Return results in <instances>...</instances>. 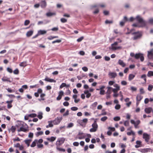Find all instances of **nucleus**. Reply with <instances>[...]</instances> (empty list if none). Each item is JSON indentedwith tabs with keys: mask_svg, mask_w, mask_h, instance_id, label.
<instances>
[{
	"mask_svg": "<svg viewBox=\"0 0 153 153\" xmlns=\"http://www.w3.org/2000/svg\"><path fill=\"white\" fill-rule=\"evenodd\" d=\"M16 126L17 128V131L18 132L20 131L26 132L29 130L28 125L22 121H19L16 125Z\"/></svg>",
	"mask_w": 153,
	"mask_h": 153,
	"instance_id": "obj_1",
	"label": "nucleus"
},
{
	"mask_svg": "<svg viewBox=\"0 0 153 153\" xmlns=\"http://www.w3.org/2000/svg\"><path fill=\"white\" fill-rule=\"evenodd\" d=\"M135 19L139 23L141 24V27H145L146 25V22L143 20V19L139 16H137L135 18Z\"/></svg>",
	"mask_w": 153,
	"mask_h": 153,
	"instance_id": "obj_2",
	"label": "nucleus"
},
{
	"mask_svg": "<svg viewBox=\"0 0 153 153\" xmlns=\"http://www.w3.org/2000/svg\"><path fill=\"white\" fill-rule=\"evenodd\" d=\"M132 34L134 35V36L133 38L134 40H136L140 38L142 36V33L139 31L134 32L132 33Z\"/></svg>",
	"mask_w": 153,
	"mask_h": 153,
	"instance_id": "obj_3",
	"label": "nucleus"
},
{
	"mask_svg": "<svg viewBox=\"0 0 153 153\" xmlns=\"http://www.w3.org/2000/svg\"><path fill=\"white\" fill-rule=\"evenodd\" d=\"M92 128L90 129V132H95L96 131L98 128V125L96 121H95L94 122V123L92 125Z\"/></svg>",
	"mask_w": 153,
	"mask_h": 153,
	"instance_id": "obj_4",
	"label": "nucleus"
},
{
	"mask_svg": "<svg viewBox=\"0 0 153 153\" xmlns=\"http://www.w3.org/2000/svg\"><path fill=\"white\" fill-rule=\"evenodd\" d=\"M65 139L63 138H59L58 139L56 143L57 146H60L64 142Z\"/></svg>",
	"mask_w": 153,
	"mask_h": 153,
	"instance_id": "obj_5",
	"label": "nucleus"
},
{
	"mask_svg": "<svg viewBox=\"0 0 153 153\" xmlns=\"http://www.w3.org/2000/svg\"><path fill=\"white\" fill-rule=\"evenodd\" d=\"M135 58L136 59H138L140 58L141 62L143 61L144 60V57L143 54L140 53L136 54L135 56Z\"/></svg>",
	"mask_w": 153,
	"mask_h": 153,
	"instance_id": "obj_6",
	"label": "nucleus"
},
{
	"mask_svg": "<svg viewBox=\"0 0 153 153\" xmlns=\"http://www.w3.org/2000/svg\"><path fill=\"white\" fill-rule=\"evenodd\" d=\"M131 124L134 125L135 128H139L138 126L140 123V120H137L136 122L133 120H131Z\"/></svg>",
	"mask_w": 153,
	"mask_h": 153,
	"instance_id": "obj_7",
	"label": "nucleus"
},
{
	"mask_svg": "<svg viewBox=\"0 0 153 153\" xmlns=\"http://www.w3.org/2000/svg\"><path fill=\"white\" fill-rule=\"evenodd\" d=\"M62 120V118L60 117H57L54 120L52 121L53 123L55 125H57L59 124Z\"/></svg>",
	"mask_w": 153,
	"mask_h": 153,
	"instance_id": "obj_8",
	"label": "nucleus"
},
{
	"mask_svg": "<svg viewBox=\"0 0 153 153\" xmlns=\"http://www.w3.org/2000/svg\"><path fill=\"white\" fill-rule=\"evenodd\" d=\"M143 139H145L146 142H148L150 140V136L149 135L146 133H144L143 134Z\"/></svg>",
	"mask_w": 153,
	"mask_h": 153,
	"instance_id": "obj_9",
	"label": "nucleus"
},
{
	"mask_svg": "<svg viewBox=\"0 0 153 153\" xmlns=\"http://www.w3.org/2000/svg\"><path fill=\"white\" fill-rule=\"evenodd\" d=\"M148 57L149 59L153 58V49H152L149 51H148Z\"/></svg>",
	"mask_w": 153,
	"mask_h": 153,
	"instance_id": "obj_10",
	"label": "nucleus"
},
{
	"mask_svg": "<svg viewBox=\"0 0 153 153\" xmlns=\"http://www.w3.org/2000/svg\"><path fill=\"white\" fill-rule=\"evenodd\" d=\"M118 44V42H115L113 44H112L111 47L112 49L113 50H116L120 48V47H116L115 46V45H117Z\"/></svg>",
	"mask_w": 153,
	"mask_h": 153,
	"instance_id": "obj_11",
	"label": "nucleus"
},
{
	"mask_svg": "<svg viewBox=\"0 0 153 153\" xmlns=\"http://www.w3.org/2000/svg\"><path fill=\"white\" fill-rule=\"evenodd\" d=\"M13 101V100H11L10 101H7L6 102V103L7 104V108H8L10 109L12 107L13 105L12 103Z\"/></svg>",
	"mask_w": 153,
	"mask_h": 153,
	"instance_id": "obj_12",
	"label": "nucleus"
},
{
	"mask_svg": "<svg viewBox=\"0 0 153 153\" xmlns=\"http://www.w3.org/2000/svg\"><path fill=\"white\" fill-rule=\"evenodd\" d=\"M112 89V88L111 87H108V91L107 93L106 98L108 99L111 97L110 94H111L110 90Z\"/></svg>",
	"mask_w": 153,
	"mask_h": 153,
	"instance_id": "obj_13",
	"label": "nucleus"
},
{
	"mask_svg": "<svg viewBox=\"0 0 153 153\" xmlns=\"http://www.w3.org/2000/svg\"><path fill=\"white\" fill-rule=\"evenodd\" d=\"M85 135L83 133L79 132L78 134V138L81 140L84 138L85 137Z\"/></svg>",
	"mask_w": 153,
	"mask_h": 153,
	"instance_id": "obj_14",
	"label": "nucleus"
},
{
	"mask_svg": "<svg viewBox=\"0 0 153 153\" xmlns=\"http://www.w3.org/2000/svg\"><path fill=\"white\" fill-rule=\"evenodd\" d=\"M16 126H12L11 127L8 129L9 132H11L12 133H14L16 129Z\"/></svg>",
	"mask_w": 153,
	"mask_h": 153,
	"instance_id": "obj_15",
	"label": "nucleus"
},
{
	"mask_svg": "<svg viewBox=\"0 0 153 153\" xmlns=\"http://www.w3.org/2000/svg\"><path fill=\"white\" fill-rule=\"evenodd\" d=\"M108 75L111 77V78H114L116 77L117 76V74L115 72H109Z\"/></svg>",
	"mask_w": 153,
	"mask_h": 153,
	"instance_id": "obj_16",
	"label": "nucleus"
},
{
	"mask_svg": "<svg viewBox=\"0 0 153 153\" xmlns=\"http://www.w3.org/2000/svg\"><path fill=\"white\" fill-rule=\"evenodd\" d=\"M64 93L62 91H60L59 92V95L56 98L57 100H59L62 98V96L63 95Z\"/></svg>",
	"mask_w": 153,
	"mask_h": 153,
	"instance_id": "obj_17",
	"label": "nucleus"
},
{
	"mask_svg": "<svg viewBox=\"0 0 153 153\" xmlns=\"http://www.w3.org/2000/svg\"><path fill=\"white\" fill-rule=\"evenodd\" d=\"M32 140L31 139H27L25 140L24 142L27 145V147H29L30 146V142L32 141Z\"/></svg>",
	"mask_w": 153,
	"mask_h": 153,
	"instance_id": "obj_18",
	"label": "nucleus"
},
{
	"mask_svg": "<svg viewBox=\"0 0 153 153\" xmlns=\"http://www.w3.org/2000/svg\"><path fill=\"white\" fill-rule=\"evenodd\" d=\"M118 63L123 67H124L126 66V64L123 60L119 59L118 62Z\"/></svg>",
	"mask_w": 153,
	"mask_h": 153,
	"instance_id": "obj_19",
	"label": "nucleus"
},
{
	"mask_svg": "<svg viewBox=\"0 0 153 153\" xmlns=\"http://www.w3.org/2000/svg\"><path fill=\"white\" fill-rule=\"evenodd\" d=\"M137 145L135 146L136 148H138L141 146V142L140 141L137 140L136 142Z\"/></svg>",
	"mask_w": 153,
	"mask_h": 153,
	"instance_id": "obj_20",
	"label": "nucleus"
},
{
	"mask_svg": "<svg viewBox=\"0 0 153 153\" xmlns=\"http://www.w3.org/2000/svg\"><path fill=\"white\" fill-rule=\"evenodd\" d=\"M46 6V3L45 1H43L40 3V6L42 8H45Z\"/></svg>",
	"mask_w": 153,
	"mask_h": 153,
	"instance_id": "obj_21",
	"label": "nucleus"
},
{
	"mask_svg": "<svg viewBox=\"0 0 153 153\" xmlns=\"http://www.w3.org/2000/svg\"><path fill=\"white\" fill-rule=\"evenodd\" d=\"M84 93L85 94H86V97L87 98H89L91 95V94L89 92L88 90L85 91H84Z\"/></svg>",
	"mask_w": 153,
	"mask_h": 153,
	"instance_id": "obj_22",
	"label": "nucleus"
},
{
	"mask_svg": "<svg viewBox=\"0 0 153 153\" xmlns=\"http://www.w3.org/2000/svg\"><path fill=\"white\" fill-rule=\"evenodd\" d=\"M1 79L3 82L7 81L10 82H11V81L10 80V78L6 76L3 77Z\"/></svg>",
	"mask_w": 153,
	"mask_h": 153,
	"instance_id": "obj_23",
	"label": "nucleus"
},
{
	"mask_svg": "<svg viewBox=\"0 0 153 153\" xmlns=\"http://www.w3.org/2000/svg\"><path fill=\"white\" fill-rule=\"evenodd\" d=\"M38 140H35L30 145V147H34L36 146V143H37Z\"/></svg>",
	"mask_w": 153,
	"mask_h": 153,
	"instance_id": "obj_24",
	"label": "nucleus"
},
{
	"mask_svg": "<svg viewBox=\"0 0 153 153\" xmlns=\"http://www.w3.org/2000/svg\"><path fill=\"white\" fill-rule=\"evenodd\" d=\"M152 109L151 108H146L145 109V112L147 114H149L151 113Z\"/></svg>",
	"mask_w": 153,
	"mask_h": 153,
	"instance_id": "obj_25",
	"label": "nucleus"
},
{
	"mask_svg": "<svg viewBox=\"0 0 153 153\" xmlns=\"http://www.w3.org/2000/svg\"><path fill=\"white\" fill-rule=\"evenodd\" d=\"M33 31L32 30L29 31L27 32L26 35L27 37H30L33 34Z\"/></svg>",
	"mask_w": 153,
	"mask_h": 153,
	"instance_id": "obj_26",
	"label": "nucleus"
},
{
	"mask_svg": "<svg viewBox=\"0 0 153 153\" xmlns=\"http://www.w3.org/2000/svg\"><path fill=\"white\" fill-rule=\"evenodd\" d=\"M143 96L140 95L138 94L136 97V100L137 101H140L143 98Z\"/></svg>",
	"mask_w": 153,
	"mask_h": 153,
	"instance_id": "obj_27",
	"label": "nucleus"
},
{
	"mask_svg": "<svg viewBox=\"0 0 153 153\" xmlns=\"http://www.w3.org/2000/svg\"><path fill=\"white\" fill-rule=\"evenodd\" d=\"M47 139L50 142H53L56 140V137H51L50 138H48Z\"/></svg>",
	"mask_w": 153,
	"mask_h": 153,
	"instance_id": "obj_28",
	"label": "nucleus"
},
{
	"mask_svg": "<svg viewBox=\"0 0 153 153\" xmlns=\"http://www.w3.org/2000/svg\"><path fill=\"white\" fill-rule=\"evenodd\" d=\"M151 149L149 148L144 149L142 150L141 152L143 153H146L148 152H149Z\"/></svg>",
	"mask_w": 153,
	"mask_h": 153,
	"instance_id": "obj_29",
	"label": "nucleus"
},
{
	"mask_svg": "<svg viewBox=\"0 0 153 153\" xmlns=\"http://www.w3.org/2000/svg\"><path fill=\"white\" fill-rule=\"evenodd\" d=\"M45 80L47 82H55V81L53 79H50L48 77H46L45 78Z\"/></svg>",
	"mask_w": 153,
	"mask_h": 153,
	"instance_id": "obj_30",
	"label": "nucleus"
},
{
	"mask_svg": "<svg viewBox=\"0 0 153 153\" xmlns=\"http://www.w3.org/2000/svg\"><path fill=\"white\" fill-rule=\"evenodd\" d=\"M135 76L133 74H130L128 77V79L129 81L132 80Z\"/></svg>",
	"mask_w": 153,
	"mask_h": 153,
	"instance_id": "obj_31",
	"label": "nucleus"
},
{
	"mask_svg": "<svg viewBox=\"0 0 153 153\" xmlns=\"http://www.w3.org/2000/svg\"><path fill=\"white\" fill-rule=\"evenodd\" d=\"M147 76L149 77L153 76V71H149L148 72Z\"/></svg>",
	"mask_w": 153,
	"mask_h": 153,
	"instance_id": "obj_32",
	"label": "nucleus"
},
{
	"mask_svg": "<svg viewBox=\"0 0 153 153\" xmlns=\"http://www.w3.org/2000/svg\"><path fill=\"white\" fill-rule=\"evenodd\" d=\"M27 65L26 62H24L20 63L19 64V66L21 67H25Z\"/></svg>",
	"mask_w": 153,
	"mask_h": 153,
	"instance_id": "obj_33",
	"label": "nucleus"
},
{
	"mask_svg": "<svg viewBox=\"0 0 153 153\" xmlns=\"http://www.w3.org/2000/svg\"><path fill=\"white\" fill-rule=\"evenodd\" d=\"M153 88V85L151 84L149 85L148 88V90L149 91H151Z\"/></svg>",
	"mask_w": 153,
	"mask_h": 153,
	"instance_id": "obj_34",
	"label": "nucleus"
},
{
	"mask_svg": "<svg viewBox=\"0 0 153 153\" xmlns=\"http://www.w3.org/2000/svg\"><path fill=\"white\" fill-rule=\"evenodd\" d=\"M56 13H54L48 12L46 13V15L48 16H51L55 15Z\"/></svg>",
	"mask_w": 153,
	"mask_h": 153,
	"instance_id": "obj_35",
	"label": "nucleus"
},
{
	"mask_svg": "<svg viewBox=\"0 0 153 153\" xmlns=\"http://www.w3.org/2000/svg\"><path fill=\"white\" fill-rule=\"evenodd\" d=\"M87 122H88V119L85 118V119H84L82 120H81L79 121V123H82V122H83V123H86Z\"/></svg>",
	"mask_w": 153,
	"mask_h": 153,
	"instance_id": "obj_36",
	"label": "nucleus"
},
{
	"mask_svg": "<svg viewBox=\"0 0 153 153\" xmlns=\"http://www.w3.org/2000/svg\"><path fill=\"white\" fill-rule=\"evenodd\" d=\"M45 96V94H42L40 95V97L41 99L40 100L39 99V100H45V99L44 98V97Z\"/></svg>",
	"mask_w": 153,
	"mask_h": 153,
	"instance_id": "obj_37",
	"label": "nucleus"
},
{
	"mask_svg": "<svg viewBox=\"0 0 153 153\" xmlns=\"http://www.w3.org/2000/svg\"><path fill=\"white\" fill-rule=\"evenodd\" d=\"M58 38V36H50L49 37H48L47 39L50 40H52L54 38Z\"/></svg>",
	"mask_w": 153,
	"mask_h": 153,
	"instance_id": "obj_38",
	"label": "nucleus"
},
{
	"mask_svg": "<svg viewBox=\"0 0 153 153\" xmlns=\"http://www.w3.org/2000/svg\"><path fill=\"white\" fill-rule=\"evenodd\" d=\"M46 33V31L45 30H39V34H43Z\"/></svg>",
	"mask_w": 153,
	"mask_h": 153,
	"instance_id": "obj_39",
	"label": "nucleus"
},
{
	"mask_svg": "<svg viewBox=\"0 0 153 153\" xmlns=\"http://www.w3.org/2000/svg\"><path fill=\"white\" fill-rule=\"evenodd\" d=\"M127 134L128 135H131V134L133 135H134L135 133L132 131H131V132H127Z\"/></svg>",
	"mask_w": 153,
	"mask_h": 153,
	"instance_id": "obj_40",
	"label": "nucleus"
},
{
	"mask_svg": "<svg viewBox=\"0 0 153 153\" xmlns=\"http://www.w3.org/2000/svg\"><path fill=\"white\" fill-rule=\"evenodd\" d=\"M13 73L15 74H18L19 73V71L18 69L16 68L13 71Z\"/></svg>",
	"mask_w": 153,
	"mask_h": 153,
	"instance_id": "obj_41",
	"label": "nucleus"
},
{
	"mask_svg": "<svg viewBox=\"0 0 153 153\" xmlns=\"http://www.w3.org/2000/svg\"><path fill=\"white\" fill-rule=\"evenodd\" d=\"M48 122L49 123L48 126L50 127H51L53 126V125L52 124V123H53L52 121H48Z\"/></svg>",
	"mask_w": 153,
	"mask_h": 153,
	"instance_id": "obj_42",
	"label": "nucleus"
},
{
	"mask_svg": "<svg viewBox=\"0 0 153 153\" xmlns=\"http://www.w3.org/2000/svg\"><path fill=\"white\" fill-rule=\"evenodd\" d=\"M59 146H56V149L57 150L59 151L65 152V150L64 149H62L61 148H59Z\"/></svg>",
	"mask_w": 153,
	"mask_h": 153,
	"instance_id": "obj_43",
	"label": "nucleus"
},
{
	"mask_svg": "<svg viewBox=\"0 0 153 153\" xmlns=\"http://www.w3.org/2000/svg\"><path fill=\"white\" fill-rule=\"evenodd\" d=\"M30 23V21L28 20H26L24 22V25L25 26H27L29 25Z\"/></svg>",
	"mask_w": 153,
	"mask_h": 153,
	"instance_id": "obj_44",
	"label": "nucleus"
},
{
	"mask_svg": "<svg viewBox=\"0 0 153 153\" xmlns=\"http://www.w3.org/2000/svg\"><path fill=\"white\" fill-rule=\"evenodd\" d=\"M84 37L83 36H81L80 37L77 39V41L78 42H81L82 40H83L84 39Z\"/></svg>",
	"mask_w": 153,
	"mask_h": 153,
	"instance_id": "obj_45",
	"label": "nucleus"
},
{
	"mask_svg": "<svg viewBox=\"0 0 153 153\" xmlns=\"http://www.w3.org/2000/svg\"><path fill=\"white\" fill-rule=\"evenodd\" d=\"M30 117H34L36 116V114H28Z\"/></svg>",
	"mask_w": 153,
	"mask_h": 153,
	"instance_id": "obj_46",
	"label": "nucleus"
},
{
	"mask_svg": "<svg viewBox=\"0 0 153 153\" xmlns=\"http://www.w3.org/2000/svg\"><path fill=\"white\" fill-rule=\"evenodd\" d=\"M108 119L107 117L106 116L104 117L101 118V120L102 121L104 122Z\"/></svg>",
	"mask_w": 153,
	"mask_h": 153,
	"instance_id": "obj_47",
	"label": "nucleus"
},
{
	"mask_svg": "<svg viewBox=\"0 0 153 153\" xmlns=\"http://www.w3.org/2000/svg\"><path fill=\"white\" fill-rule=\"evenodd\" d=\"M6 89L9 93L14 92L15 91L14 90H12L10 88H6Z\"/></svg>",
	"mask_w": 153,
	"mask_h": 153,
	"instance_id": "obj_48",
	"label": "nucleus"
},
{
	"mask_svg": "<svg viewBox=\"0 0 153 153\" xmlns=\"http://www.w3.org/2000/svg\"><path fill=\"white\" fill-rule=\"evenodd\" d=\"M114 87L116 88H115L116 89H118V90H120V86L117 84H114Z\"/></svg>",
	"mask_w": 153,
	"mask_h": 153,
	"instance_id": "obj_49",
	"label": "nucleus"
},
{
	"mask_svg": "<svg viewBox=\"0 0 153 153\" xmlns=\"http://www.w3.org/2000/svg\"><path fill=\"white\" fill-rule=\"evenodd\" d=\"M120 119V118L119 117H116L114 118V120L115 121H119Z\"/></svg>",
	"mask_w": 153,
	"mask_h": 153,
	"instance_id": "obj_50",
	"label": "nucleus"
},
{
	"mask_svg": "<svg viewBox=\"0 0 153 153\" xmlns=\"http://www.w3.org/2000/svg\"><path fill=\"white\" fill-rule=\"evenodd\" d=\"M66 86V84L65 83H62L60 86V88H62L63 87H65Z\"/></svg>",
	"mask_w": 153,
	"mask_h": 153,
	"instance_id": "obj_51",
	"label": "nucleus"
},
{
	"mask_svg": "<svg viewBox=\"0 0 153 153\" xmlns=\"http://www.w3.org/2000/svg\"><path fill=\"white\" fill-rule=\"evenodd\" d=\"M146 75L145 74H143V75H142L141 76V78H143L144 79V81H145V82H146Z\"/></svg>",
	"mask_w": 153,
	"mask_h": 153,
	"instance_id": "obj_52",
	"label": "nucleus"
},
{
	"mask_svg": "<svg viewBox=\"0 0 153 153\" xmlns=\"http://www.w3.org/2000/svg\"><path fill=\"white\" fill-rule=\"evenodd\" d=\"M7 71L10 73H12L13 72V70L12 69L10 68H7Z\"/></svg>",
	"mask_w": 153,
	"mask_h": 153,
	"instance_id": "obj_53",
	"label": "nucleus"
},
{
	"mask_svg": "<svg viewBox=\"0 0 153 153\" xmlns=\"http://www.w3.org/2000/svg\"><path fill=\"white\" fill-rule=\"evenodd\" d=\"M61 41V40L58 39L52 42V44H54L55 43H60Z\"/></svg>",
	"mask_w": 153,
	"mask_h": 153,
	"instance_id": "obj_54",
	"label": "nucleus"
},
{
	"mask_svg": "<svg viewBox=\"0 0 153 153\" xmlns=\"http://www.w3.org/2000/svg\"><path fill=\"white\" fill-rule=\"evenodd\" d=\"M78 108L76 107H73L71 108V110L73 111H76L78 110Z\"/></svg>",
	"mask_w": 153,
	"mask_h": 153,
	"instance_id": "obj_55",
	"label": "nucleus"
},
{
	"mask_svg": "<svg viewBox=\"0 0 153 153\" xmlns=\"http://www.w3.org/2000/svg\"><path fill=\"white\" fill-rule=\"evenodd\" d=\"M124 124L125 126H128L129 125V122L128 121H125Z\"/></svg>",
	"mask_w": 153,
	"mask_h": 153,
	"instance_id": "obj_56",
	"label": "nucleus"
},
{
	"mask_svg": "<svg viewBox=\"0 0 153 153\" xmlns=\"http://www.w3.org/2000/svg\"><path fill=\"white\" fill-rule=\"evenodd\" d=\"M112 91L114 93H117V92L120 90H118L116 88H112Z\"/></svg>",
	"mask_w": 153,
	"mask_h": 153,
	"instance_id": "obj_57",
	"label": "nucleus"
},
{
	"mask_svg": "<svg viewBox=\"0 0 153 153\" xmlns=\"http://www.w3.org/2000/svg\"><path fill=\"white\" fill-rule=\"evenodd\" d=\"M60 20L61 21L62 23H65L67 22V20L63 18H61Z\"/></svg>",
	"mask_w": 153,
	"mask_h": 153,
	"instance_id": "obj_58",
	"label": "nucleus"
},
{
	"mask_svg": "<svg viewBox=\"0 0 153 153\" xmlns=\"http://www.w3.org/2000/svg\"><path fill=\"white\" fill-rule=\"evenodd\" d=\"M104 59L106 61H109L110 60V58L108 56H105L104 57Z\"/></svg>",
	"mask_w": 153,
	"mask_h": 153,
	"instance_id": "obj_59",
	"label": "nucleus"
},
{
	"mask_svg": "<svg viewBox=\"0 0 153 153\" xmlns=\"http://www.w3.org/2000/svg\"><path fill=\"white\" fill-rule=\"evenodd\" d=\"M33 133L30 132L29 133L28 135V137L30 138H32L33 137Z\"/></svg>",
	"mask_w": 153,
	"mask_h": 153,
	"instance_id": "obj_60",
	"label": "nucleus"
},
{
	"mask_svg": "<svg viewBox=\"0 0 153 153\" xmlns=\"http://www.w3.org/2000/svg\"><path fill=\"white\" fill-rule=\"evenodd\" d=\"M74 126V124L73 123H71L68 124L67 128H71L72 127Z\"/></svg>",
	"mask_w": 153,
	"mask_h": 153,
	"instance_id": "obj_61",
	"label": "nucleus"
},
{
	"mask_svg": "<svg viewBox=\"0 0 153 153\" xmlns=\"http://www.w3.org/2000/svg\"><path fill=\"white\" fill-rule=\"evenodd\" d=\"M105 23L106 24H111L113 23V21H109L107 20L105 21Z\"/></svg>",
	"mask_w": 153,
	"mask_h": 153,
	"instance_id": "obj_62",
	"label": "nucleus"
},
{
	"mask_svg": "<svg viewBox=\"0 0 153 153\" xmlns=\"http://www.w3.org/2000/svg\"><path fill=\"white\" fill-rule=\"evenodd\" d=\"M131 89L132 91H136L137 90L136 87L133 86L131 87Z\"/></svg>",
	"mask_w": 153,
	"mask_h": 153,
	"instance_id": "obj_63",
	"label": "nucleus"
},
{
	"mask_svg": "<svg viewBox=\"0 0 153 153\" xmlns=\"http://www.w3.org/2000/svg\"><path fill=\"white\" fill-rule=\"evenodd\" d=\"M149 22L150 24H153V19L151 18L149 19Z\"/></svg>",
	"mask_w": 153,
	"mask_h": 153,
	"instance_id": "obj_64",
	"label": "nucleus"
}]
</instances>
